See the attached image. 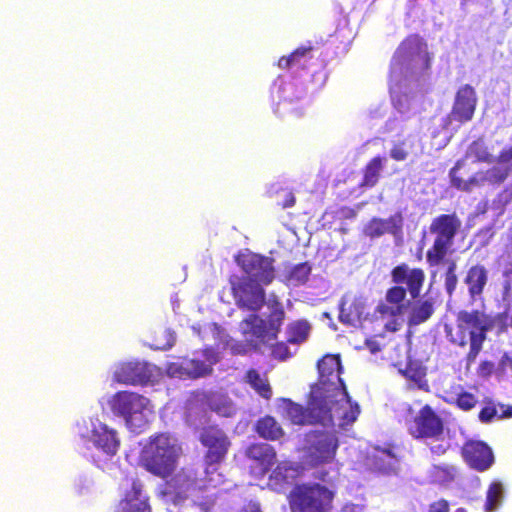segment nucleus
<instances>
[{"label": "nucleus", "instance_id": "680f3d73", "mask_svg": "<svg viewBox=\"0 0 512 512\" xmlns=\"http://www.w3.org/2000/svg\"><path fill=\"white\" fill-rule=\"evenodd\" d=\"M241 512H262L258 502L250 501L247 503Z\"/></svg>", "mask_w": 512, "mask_h": 512}, {"label": "nucleus", "instance_id": "39448f33", "mask_svg": "<svg viewBox=\"0 0 512 512\" xmlns=\"http://www.w3.org/2000/svg\"><path fill=\"white\" fill-rule=\"evenodd\" d=\"M75 433L83 446V454L106 472L116 469L120 448L119 433L98 417H84L76 422Z\"/></svg>", "mask_w": 512, "mask_h": 512}, {"label": "nucleus", "instance_id": "1a4fd4ad", "mask_svg": "<svg viewBox=\"0 0 512 512\" xmlns=\"http://www.w3.org/2000/svg\"><path fill=\"white\" fill-rule=\"evenodd\" d=\"M204 402L212 411L224 417H231L236 412V405L221 391L196 396L188 401L186 407V422L191 427L198 428L206 423L207 410Z\"/></svg>", "mask_w": 512, "mask_h": 512}, {"label": "nucleus", "instance_id": "9b49d317", "mask_svg": "<svg viewBox=\"0 0 512 512\" xmlns=\"http://www.w3.org/2000/svg\"><path fill=\"white\" fill-rule=\"evenodd\" d=\"M219 360L218 353L213 349L197 351L191 359L182 362H171L165 366V373L171 378H199L211 373L212 366Z\"/></svg>", "mask_w": 512, "mask_h": 512}, {"label": "nucleus", "instance_id": "6e6552de", "mask_svg": "<svg viewBox=\"0 0 512 512\" xmlns=\"http://www.w3.org/2000/svg\"><path fill=\"white\" fill-rule=\"evenodd\" d=\"M461 227L462 221L456 213L440 214L431 220L429 234L433 240L426 251V262L429 267H438L446 262Z\"/></svg>", "mask_w": 512, "mask_h": 512}, {"label": "nucleus", "instance_id": "69168bd1", "mask_svg": "<svg viewBox=\"0 0 512 512\" xmlns=\"http://www.w3.org/2000/svg\"><path fill=\"white\" fill-rule=\"evenodd\" d=\"M480 348H478V346L475 345V347H471L470 346V351L468 353V360L469 361H474L478 355V353L480 352Z\"/></svg>", "mask_w": 512, "mask_h": 512}, {"label": "nucleus", "instance_id": "7c9ffc66", "mask_svg": "<svg viewBox=\"0 0 512 512\" xmlns=\"http://www.w3.org/2000/svg\"><path fill=\"white\" fill-rule=\"evenodd\" d=\"M312 45L300 46L291 52L288 56H282L278 60V67L281 69H289L293 67H306V64L312 59Z\"/></svg>", "mask_w": 512, "mask_h": 512}, {"label": "nucleus", "instance_id": "603ef678", "mask_svg": "<svg viewBox=\"0 0 512 512\" xmlns=\"http://www.w3.org/2000/svg\"><path fill=\"white\" fill-rule=\"evenodd\" d=\"M405 377L411 379L413 382L419 384L424 376V373L419 368L409 366L405 371L399 370Z\"/></svg>", "mask_w": 512, "mask_h": 512}, {"label": "nucleus", "instance_id": "412c9836", "mask_svg": "<svg viewBox=\"0 0 512 512\" xmlns=\"http://www.w3.org/2000/svg\"><path fill=\"white\" fill-rule=\"evenodd\" d=\"M402 226L403 218L400 213L391 215L387 219L373 217L364 226L363 233L371 239L379 238L385 234L396 236L401 233Z\"/></svg>", "mask_w": 512, "mask_h": 512}, {"label": "nucleus", "instance_id": "423d86ee", "mask_svg": "<svg viewBox=\"0 0 512 512\" xmlns=\"http://www.w3.org/2000/svg\"><path fill=\"white\" fill-rule=\"evenodd\" d=\"M181 451L175 437L160 433L151 436L143 446L141 461L147 471L166 478L175 470Z\"/></svg>", "mask_w": 512, "mask_h": 512}, {"label": "nucleus", "instance_id": "b1692460", "mask_svg": "<svg viewBox=\"0 0 512 512\" xmlns=\"http://www.w3.org/2000/svg\"><path fill=\"white\" fill-rule=\"evenodd\" d=\"M399 50L405 56L422 55L423 70L427 71L431 67V56L427 52V43L418 34H412L406 37L399 46Z\"/></svg>", "mask_w": 512, "mask_h": 512}, {"label": "nucleus", "instance_id": "f704fd0d", "mask_svg": "<svg viewBox=\"0 0 512 512\" xmlns=\"http://www.w3.org/2000/svg\"><path fill=\"white\" fill-rule=\"evenodd\" d=\"M257 433L265 439L277 440L283 435V430L277 421L271 416H265L256 424Z\"/></svg>", "mask_w": 512, "mask_h": 512}, {"label": "nucleus", "instance_id": "4c0bfd02", "mask_svg": "<svg viewBox=\"0 0 512 512\" xmlns=\"http://www.w3.org/2000/svg\"><path fill=\"white\" fill-rule=\"evenodd\" d=\"M247 382L254 388L262 397L269 399L272 395L271 388L267 380L256 371L249 370L246 375Z\"/></svg>", "mask_w": 512, "mask_h": 512}, {"label": "nucleus", "instance_id": "13d9d810", "mask_svg": "<svg viewBox=\"0 0 512 512\" xmlns=\"http://www.w3.org/2000/svg\"><path fill=\"white\" fill-rule=\"evenodd\" d=\"M296 203V198L294 196V194L292 192H288L286 193L285 195V198L283 200V202L280 204V206L285 209V208H290V207H293Z\"/></svg>", "mask_w": 512, "mask_h": 512}, {"label": "nucleus", "instance_id": "e2e57ef3", "mask_svg": "<svg viewBox=\"0 0 512 512\" xmlns=\"http://www.w3.org/2000/svg\"><path fill=\"white\" fill-rule=\"evenodd\" d=\"M499 365L503 370L507 368L512 370V357L508 354H504L500 359Z\"/></svg>", "mask_w": 512, "mask_h": 512}, {"label": "nucleus", "instance_id": "c9c22d12", "mask_svg": "<svg viewBox=\"0 0 512 512\" xmlns=\"http://www.w3.org/2000/svg\"><path fill=\"white\" fill-rule=\"evenodd\" d=\"M481 322H451L445 324V331L451 334V340L461 346L469 341L467 327H474Z\"/></svg>", "mask_w": 512, "mask_h": 512}, {"label": "nucleus", "instance_id": "864d4df0", "mask_svg": "<svg viewBox=\"0 0 512 512\" xmlns=\"http://www.w3.org/2000/svg\"><path fill=\"white\" fill-rule=\"evenodd\" d=\"M512 161V146L504 147L497 156L499 166H511Z\"/></svg>", "mask_w": 512, "mask_h": 512}, {"label": "nucleus", "instance_id": "9d476101", "mask_svg": "<svg viewBox=\"0 0 512 512\" xmlns=\"http://www.w3.org/2000/svg\"><path fill=\"white\" fill-rule=\"evenodd\" d=\"M162 376V369L145 361L119 362L113 366V381L125 385H154Z\"/></svg>", "mask_w": 512, "mask_h": 512}, {"label": "nucleus", "instance_id": "f03ea898", "mask_svg": "<svg viewBox=\"0 0 512 512\" xmlns=\"http://www.w3.org/2000/svg\"><path fill=\"white\" fill-rule=\"evenodd\" d=\"M314 397L311 394L309 407L291 401L287 402V415L294 424H315L316 428L306 434V453L309 462L313 465L328 463L333 460L338 447L336 433L347 425H339L337 413L334 409H324L319 415H312L311 409Z\"/></svg>", "mask_w": 512, "mask_h": 512}, {"label": "nucleus", "instance_id": "a18cd8bd", "mask_svg": "<svg viewBox=\"0 0 512 512\" xmlns=\"http://www.w3.org/2000/svg\"><path fill=\"white\" fill-rule=\"evenodd\" d=\"M468 329V337L471 347L478 346V348L482 349L483 341L485 340V332L487 330L486 326H480L475 324L474 327H467Z\"/></svg>", "mask_w": 512, "mask_h": 512}, {"label": "nucleus", "instance_id": "2f4dec72", "mask_svg": "<svg viewBox=\"0 0 512 512\" xmlns=\"http://www.w3.org/2000/svg\"><path fill=\"white\" fill-rule=\"evenodd\" d=\"M505 495L506 489L501 481L491 482L486 492L485 512H496L502 506Z\"/></svg>", "mask_w": 512, "mask_h": 512}, {"label": "nucleus", "instance_id": "393cba45", "mask_svg": "<svg viewBox=\"0 0 512 512\" xmlns=\"http://www.w3.org/2000/svg\"><path fill=\"white\" fill-rule=\"evenodd\" d=\"M488 282V270L482 264L472 265L466 272L464 283L468 287V293L475 299L480 296Z\"/></svg>", "mask_w": 512, "mask_h": 512}, {"label": "nucleus", "instance_id": "79ce46f5", "mask_svg": "<svg viewBox=\"0 0 512 512\" xmlns=\"http://www.w3.org/2000/svg\"><path fill=\"white\" fill-rule=\"evenodd\" d=\"M267 308V312L265 315L267 320H283L285 317V311L282 303L276 298V296L271 295L268 300H265L264 304Z\"/></svg>", "mask_w": 512, "mask_h": 512}, {"label": "nucleus", "instance_id": "0eeeda50", "mask_svg": "<svg viewBox=\"0 0 512 512\" xmlns=\"http://www.w3.org/2000/svg\"><path fill=\"white\" fill-rule=\"evenodd\" d=\"M108 405L111 412L123 418L126 427L136 433L141 432L154 416L151 401L136 392L119 391L109 398Z\"/></svg>", "mask_w": 512, "mask_h": 512}, {"label": "nucleus", "instance_id": "6e6d98bb", "mask_svg": "<svg viewBox=\"0 0 512 512\" xmlns=\"http://www.w3.org/2000/svg\"><path fill=\"white\" fill-rule=\"evenodd\" d=\"M439 472L443 473L442 481L448 482L454 479L456 469L452 466L438 467Z\"/></svg>", "mask_w": 512, "mask_h": 512}, {"label": "nucleus", "instance_id": "7ed1b4c3", "mask_svg": "<svg viewBox=\"0 0 512 512\" xmlns=\"http://www.w3.org/2000/svg\"><path fill=\"white\" fill-rule=\"evenodd\" d=\"M280 322H244L245 326L242 327L246 335V341L243 343L234 340L225 330L218 325L217 322H206L204 327L193 326L194 333L199 335L203 340L207 339L209 335L218 341L224 349L228 348L233 354H246L252 348L260 349V344H267L270 347L271 354L280 360H285L292 356L288 346L284 342L274 344L278 333V324Z\"/></svg>", "mask_w": 512, "mask_h": 512}, {"label": "nucleus", "instance_id": "774afa93", "mask_svg": "<svg viewBox=\"0 0 512 512\" xmlns=\"http://www.w3.org/2000/svg\"><path fill=\"white\" fill-rule=\"evenodd\" d=\"M345 327L347 328H351V327H356V325H354L356 322H348V321H345V322H341Z\"/></svg>", "mask_w": 512, "mask_h": 512}, {"label": "nucleus", "instance_id": "58836bf2", "mask_svg": "<svg viewBox=\"0 0 512 512\" xmlns=\"http://www.w3.org/2000/svg\"><path fill=\"white\" fill-rule=\"evenodd\" d=\"M298 474V469L292 463L281 462L278 464L276 469L273 471L271 478L276 481L277 484L281 482H290Z\"/></svg>", "mask_w": 512, "mask_h": 512}, {"label": "nucleus", "instance_id": "f257e3e1", "mask_svg": "<svg viewBox=\"0 0 512 512\" xmlns=\"http://www.w3.org/2000/svg\"><path fill=\"white\" fill-rule=\"evenodd\" d=\"M319 382L312 388L314 402L312 415L324 409H334L339 425H351L360 413L357 403H352L340 378L342 366L337 355H326L318 362Z\"/></svg>", "mask_w": 512, "mask_h": 512}, {"label": "nucleus", "instance_id": "473e14b6", "mask_svg": "<svg viewBox=\"0 0 512 512\" xmlns=\"http://www.w3.org/2000/svg\"><path fill=\"white\" fill-rule=\"evenodd\" d=\"M311 271L312 267L307 261L289 266L284 271V282L292 286L303 285L308 281Z\"/></svg>", "mask_w": 512, "mask_h": 512}, {"label": "nucleus", "instance_id": "338daca9", "mask_svg": "<svg viewBox=\"0 0 512 512\" xmlns=\"http://www.w3.org/2000/svg\"><path fill=\"white\" fill-rule=\"evenodd\" d=\"M462 320H474V321H477V320H481V316L479 314V312H474L473 314H465L463 317H462Z\"/></svg>", "mask_w": 512, "mask_h": 512}, {"label": "nucleus", "instance_id": "bf43d9fd", "mask_svg": "<svg viewBox=\"0 0 512 512\" xmlns=\"http://www.w3.org/2000/svg\"><path fill=\"white\" fill-rule=\"evenodd\" d=\"M340 512H364V506L359 504L348 503L342 507Z\"/></svg>", "mask_w": 512, "mask_h": 512}, {"label": "nucleus", "instance_id": "052dcab7", "mask_svg": "<svg viewBox=\"0 0 512 512\" xmlns=\"http://www.w3.org/2000/svg\"><path fill=\"white\" fill-rule=\"evenodd\" d=\"M494 365L491 362H483L479 367V373L481 376H489L493 371Z\"/></svg>", "mask_w": 512, "mask_h": 512}, {"label": "nucleus", "instance_id": "f8f14e48", "mask_svg": "<svg viewBox=\"0 0 512 512\" xmlns=\"http://www.w3.org/2000/svg\"><path fill=\"white\" fill-rule=\"evenodd\" d=\"M463 166V161L458 160L449 171L451 186L457 190L470 192L475 187H480L485 184L500 185L512 173L511 166H493L484 171H478L472 175L468 180H463L457 175L458 170Z\"/></svg>", "mask_w": 512, "mask_h": 512}, {"label": "nucleus", "instance_id": "ea45409f", "mask_svg": "<svg viewBox=\"0 0 512 512\" xmlns=\"http://www.w3.org/2000/svg\"><path fill=\"white\" fill-rule=\"evenodd\" d=\"M175 339L176 336L174 331L167 328H161L155 332L151 346L157 350L170 349L174 345Z\"/></svg>", "mask_w": 512, "mask_h": 512}, {"label": "nucleus", "instance_id": "3c124183", "mask_svg": "<svg viewBox=\"0 0 512 512\" xmlns=\"http://www.w3.org/2000/svg\"><path fill=\"white\" fill-rule=\"evenodd\" d=\"M496 417L500 419L503 416H498V410L492 406L484 407L479 413L480 420L485 423L492 421Z\"/></svg>", "mask_w": 512, "mask_h": 512}, {"label": "nucleus", "instance_id": "c85d7f7f", "mask_svg": "<svg viewBox=\"0 0 512 512\" xmlns=\"http://www.w3.org/2000/svg\"><path fill=\"white\" fill-rule=\"evenodd\" d=\"M411 317L409 320H428L435 312L437 307L436 297L424 294L418 298H412Z\"/></svg>", "mask_w": 512, "mask_h": 512}, {"label": "nucleus", "instance_id": "4468645a", "mask_svg": "<svg viewBox=\"0 0 512 512\" xmlns=\"http://www.w3.org/2000/svg\"><path fill=\"white\" fill-rule=\"evenodd\" d=\"M229 283L235 303L240 309L255 313L264 306L266 298L264 285L253 279L236 275L229 278Z\"/></svg>", "mask_w": 512, "mask_h": 512}, {"label": "nucleus", "instance_id": "dca6fc26", "mask_svg": "<svg viewBox=\"0 0 512 512\" xmlns=\"http://www.w3.org/2000/svg\"><path fill=\"white\" fill-rule=\"evenodd\" d=\"M205 486L204 480L200 479L193 469H182L169 483V487L176 492L178 497L191 499L195 512H198L195 499L200 496L209 498L216 504L214 494L203 493L202 489Z\"/></svg>", "mask_w": 512, "mask_h": 512}, {"label": "nucleus", "instance_id": "f3484780", "mask_svg": "<svg viewBox=\"0 0 512 512\" xmlns=\"http://www.w3.org/2000/svg\"><path fill=\"white\" fill-rule=\"evenodd\" d=\"M478 97L476 90L470 84H464L458 88L450 116L461 124L471 121L474 117Z\"/></svg>", "mask_w": 512, "mask_h": 512}, {"label": "nucleus", "instance_id": "49530a36", "mask_svg": "<svg viewBox=\"0 0 512 512\" xmlns=\"http://www.w3.org/2000/svg\"><path fill=\"white\" fill-rule=\"evenodd\" d=\"M408 155L409 151L405 140L395 142L390 149V157L395 161H404Z\"/></svg>", "mask_w": 512, "mask_h": 512}, {"label": "nucleus", "instance_id": "72a5a7b5", "mask_svg": "<svg viewBox=\"0 0 512 512\" xmlns=\"http://www.w3.org/2000/svg\"><path fill=\"white\" fill-rule=\"evenodd\" d=\"M378 326L381 329V332L374 334L372 337L367 338L365 343L368 349L372 353H376L380 351L381 346L384 344L381 340L386 337V334H393L397 330H399L400 322H377Z\"/></svg>", "mask_w": 512, "mask_h": 512}, {"label": "nucleus", "instance_id": "c756f323", "mask_svg": "<svg viewBox=\"0 0 512 512\" xmlns=\"http://www.w3.org/2000/svg\"><path fill=\"white\" fill-rule=\"evenodd\" d=\"M365 304L356 297L343 296L338 304V320H361Z\"/></svg>", "mask_w": 512, "mask_h": 512}, {"label": "nucleus", "instance_id": "a878e982", "mask_svg": "<svg viewBox=\"0 0 512 512\" xmlns=\"http://www.w3.org/2000/svg\"><path fill=\"white\" fill-rule=\"evenodd\" d=\"M249 459L257 462L260 466V473L264 474L270 470L276 460L274 448L267 443H256L246 450Z\"/></svg>", "mask_w": 512, "mask_h": 512}, {"label": "nucleus", "instance_id": "cd10ccee", "mask_svg": "<svg viewBox=\"0 0 512 512\" xmlns=\"http://www.w3.org/2000/svg\"><path fill=\"white\" fill-rule=\"evenodd\" d=\"M385 160V157L377 155L366 163L362 169V179L359 183V187L373 188L378 184Z\"/></svg>", "mask_w": 512, "mask_h": 512}, {"label": "nucleus", "instance_id": "8fccbe9b", "mask_svg": "<svg viewBox=\"0 0 512 512\" xmlns=\"http://www.w3.org/2000/svg\"><path fill=\"white\" fill-rule=\"evenodd\" d=\"M430 440H431V442L429 443L430 449H431L432 453H434V454L441 455V454L445 453V451L449 447L448 442L443 440V436H440L438 438V440L437 439H430Z\"/></svg>", "mask_w": 512, "mask_h": 512}, {"label": "nucleus", "instance_id": "37998d69", "mask_svg": "<svg viewBox=\"0 0 512 512\" xmlns=\"http://www.w3.org/2000/svg\"><path fill=\"white\" fill-rule=\"evenodd\" d=\"M445 263H447V269L444 275V286L447 294L451 296L455 292L458 283V277L456 274L457 264L454 260H446Z\"/></svg>", "mask_w": 512, "mask_h": 512}, {"label": "nucleus", "instance_id": "5701e85b", "mask_svg": "<svg viewBox=\"0 0 512 512\" xmlns=\"http://www.w3.org/2000/svg\"><path fill=\"white\" fill-rule=\"evenodd\" d=\"M148 498L142 491V484L133 480L131 490L126 493L116 512H150Z\"/></svg>", "mask_w": 512, "mask_h": 512}, {"label": "nucleus", "instance_id": "4be33fe9", "mask_svg": "<svg viewBox=\"0 0 512 512\" xmlns=\"http://www.w3.org/2000/svg\"><path fill=\"white\" fill-rule=\"evenodd\" d=\"M398 459L390 448L372 447L366 456L365 465L382 474L395 473Z\"/></svg>", "mask_w": 512, "mask_h": 512}, {"label": "nucleus", "instance_id": "6ab92c4d", "mask_svg": "<svg viewBox=\"0 0 512 512\" xmlns=\"http://www.w3.org/2000/svg\"><path fill=\"white\" fill-rule=\"evenodd\" d=\"M200 441L208 450L206 461L221 462L230 446L226 434L217 427L203 429L200 435Z\"/></svg>", "mask_w": 512, "mask_h": 512}, {"label": "nucleus", "instance_id": "de8ad7c7", "mask_svg": "<svg viewBox=\"0 0 512 512\" xmlns=\"http://www.w3.org/2000/svg\"><path fill=\"white\" fill-rule=\"evenodd\" d=\"M92 485L93 482L89 477L80 475L74 482L75 493L79 496L85 495L91 491Z\"/></svg>", "mask_w": 512, "mask_h": 512}, {"label": "nucleus", "instance_id": "a19ab883", "mask_svg": "<svg viewBox=\"0 0 512 512\" xmlns=\"http://www.w3.org/2000/svg\"><path fill=\"white\" fill-rule=\"evenodd\" d=\"M469 154L479 163H492L493 155L488 151L487 146L479 141H473L469 148Z\"/></svg>", "mask_w": 512, "mask_h": 512}, {"label": "nucleus", "instance_id": "5fc2aeb1", "mask_svg": "<svg viewBox=\"0 0 512 512\" xmlns=\"http://www.w3.org/2000/svg\"><path fill=\"white\" fill-rule=\"evenodd\" d=\"M503 277L505 278L503 282V294L508 296L512 291V262L509 267L503 271Z\"/></svg>", "mask_w": 512, "mask_h": 512}, {"label": "nucleus", "instance_id": "e433bc0d", "mask_svg": "<svg viewBox=\"0 0 512 512\" xmlns=\"http://www.w3.org/2000/svg\"><path fill=\"white\" fill-rule=\"evenodd\" d=\"M310 332L309 322H290L287 327V341L291 344L304 342Z\"/></svg>", "mask_w": 512, "mask_h": 512}, {"label": "nucleus", "instance_id": "2eb2a0df", "mask_svg": "<svg viewBox=\"0 0 512 512\" xmlns=\"http://www.w3.org/2000/svg\"><path fill=\"white\" fill-rule=\"evenodd\" d=\"M237 265L244 275L264 286L270 285L275 279L274 259L250 251L239 253L235 257Z\"/></svg>", "mask_w": 512, "mask_h": 512}, {"label": "nucleus", "instance_id": "bb28decb", "mask_svg": "<svg viewBox=\"0 0 512 512\" xmlns=\"http://www.w3.org/2000/svg\"><path fill=\"white\" fill-rule=\"evenodd\" d=\"M220 462L214 461H206V468L202 472V476L200 479L204 480L206 486L202 489L204 494H214L216 504L220 509V512H223L220 504H219V495L218 492H214L213 490L217 487L221 486L225 483L224 476L221 472L218 471V464Z\"/></svg>", "mask_w": 512, "mask_h": 512}, {"label": "nucleus", "instance_id": "aec40b11", "mask_svg": "<svg viewBox=\"0 0 512 512\" xmlns=\"http://www.w3.org/2000/svg\"><path fill=\"white\" fill-rule=\"evenodd\" d=\"M465 461L477 471H485L494 463L492 449L483 441L469 440L462 449Z\"/></svg>", "mask_w": 512, "mask_h": 512}, {"label": "nucleus", "instance_id": "4d7b16f0", "mask_svg": "<svg viewBox=\"0 0 512 512\" xmlns=\"http://www.w3.org/2000/svg\"><path fill=\"white\" fill-rule=\"evenodd\" d=\"M449 504L446 500H439L430 505L429 512H448Z\"/></svg>", "mask_w": 512, "mask_h": 512}, {"label": "nucleus", "instance_id": "09e8293b", "mask_svg": "<svg viewBox=\"0 0 512 512\" xmlns=\"http://www.w3.org/2000/svg\"><path fill=\"white\" fill-rule=\"evenodd\" d=\"M198 512H220V509L215 503L206 497H198L195 499Z\"/></svg>", "mask_w": 512, "mask_h": 512}, {"label": "nucleus", "instance_id": "c03bdc74", "mask_svg": "<svg viewBox=\"0 0 512 512\" xmlns=\"http://www.w3.org/2000/svg\"><path fill=\"white\" fill-rule=\"evenodd\" d=\"M447 401L455 403L460 409L465 411L472 409L477 403L475 396L468 392L451 395Z\"/></svg>", "mask_w": 512, "mask_h": 512}, {"label": "nucleus", "instance_id": "20e7f679", "mask_svg": "<svg viewBox=\"0 0 512 512\" xmlns=\"http://www.w3.org/2000/svg\"><path fill=\"white\" fill-rule=\"evenodd\" d=\"M393 286L389 287L377 306L374 315L381 320H397L404 317L410 310L411 298H418L423 289L426 275L422 268H410L406 263L396 265L391 270Z\"/></svg>", "mask_w": 512, "mask_h": 512}, {"label": "nucleus", "instance_id": "ddd939ff", "mask_svg": "<svg viewBox=\"0 0 512 512\" xmlns=\"http://www.w3.org/2000/svg\"><path fill=\"white\" fill-rule=\"evenodd\" d=\"M332 492L319 484L297 487L291 495L292 512H327Z\"/></svg>", "mask_w": 512, "mask_h": 512}, {"label": "nucleus", "instance_id": "0e129e2a", "mask_svg": "<svg viewBox=\"0 0 512 512\" xmlns=\"http://www.w3.org/2000/svg\"><path fill=\"white\" fill-rule=\"evenodd\" d=\"M342 217L346 219H351L356 216V211L349 207H344L340 210Z\"/></svg>", "mask_w": 512, "mask_h": 512}, {"label": "nucleus", "instance_id": "a211bd4d", "mask_svg": "<svg viewBox=\"0 0 512 512\" xmlns=\"http://www.w3.org/2000/svg\"><path fill=\"white\" fill-rule=\"evenodd\" d=\"M409 430L416 438L438 440L440 436H443V423L429 406H424Z\"/></svg>", "mask_w": 512, "mask_h": 512}]
</instances>
